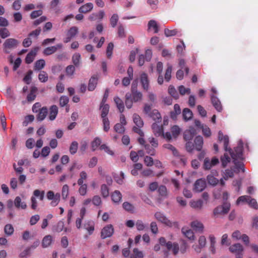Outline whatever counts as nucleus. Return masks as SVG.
Segmentation results:
<instances>
[{"label": "nucleus", "instance_id": "nucleus-15", "mask_svg": "<svg viewBox=\"0 0 258 258\" xmlns=\"http://www.w3.org/2000/svg\"><path fill=\"white\" fill-rule=\"evenodd\" d=\"M152 128L156 136H164L163 128L162 126L159 125L156 123H153L152 125Z\"/></svg>", "mask_w": 258, "mask_h": 258}, {"label": "nucleus", "instance_id": "nucleus-59", "mask_svg": "<svg viewBox=\"0 0 258 258\" xmlns=\"http://www.w3.org/2000/svg\"><path fill=\"white\" fill-rule=\"evenodd\" d=\"M250 199V197L248 196H240L237 199L236 201V204L238 205L240 203H247L248 204V202Z\"/></svg>", "mask_w": 258, "mask_h": 258}, {"label": "nucleus", "instance_id": "nucleus-24", "mask_svg": "<svg viewBox=\"0 0 258 258\" xmlns=\"http://www.w3.org/2000/svg\"><path fill=\"white\" fill-rule=\"evenodd\" d=\"M14 205L18 208L25 209L27 208V205L24 202H22L21 198L20 197H16L14 201Z\"/></svg>", "mask_w": 258, "mask_h": 258}, {"label": "nucleus", "instance_id": "nucleus-16", "mask_svg": "<svg viewBox=\"0 0 258 258\" xmlns=\"http://www.w3.org/2000/svg\"><path fill=\"white\" fill-rule=\"evenodd\" d=\"M98 78L96 75H94L91 77L89 81L88 89L90 91H93L97 84Z\"/></svg>", "mask_w": 258, "mask_h": 258}, {"label": "nucleus", "instance_id": "nucleus-1", "mask_svg": "<svg viewBox=\"0 0 258 258\" xmlns=\"http://www.w3.org/2000/svg\"><path fill=\"white\" fill-rule=\"evenodd\" d=\"M231 205L228 202H224L222 205L216 207L213 211V215L216 216L218 215H225L227 214L230 209Z\"/></svg>", "mask_w": 258, "mask_h": 258}, {"label": "nucleus", "instance_id": "nucleus-63", "mask_svg": "<svg viewBox=\"0 0 258 258\" xmlns=\"http://www.w3.org/2000/svg\"><path fill=\"white\" fill-rule=\"evenodd\" d=\"M33 195L36 197H39L40 201H43L44 198V191L41 192L39 189H35L33 191Z\"/></svg>", "mask_w": 258, "mask_h": 258}, {"label": "nucleus", "instance_id": "nucleus-19", "mask_svg": "<svg viewBox=\"0 0 258 258\" xmlns=\"http://www.w3.org/2000/svg\"><path fill=\"white\" fill-rule=\"evenodd\" d=\"M38 112V114L36 116L37 120L41 121L44 119L48 113L47 108L46 107H43Z\"/></svg>", "mask_w": 258, "mask_h": 258}, {"label": "nucleus", "instance_id": "nucleus-43", "mask_svg": "<svg viewBox=\"0 0 258 258\" xmlns=\"http://www.w3.org/2000/svg\"><path fill=\"white\" fill-rule=\"evenodd\" d=\"M207 180L208 183L213 186H215L219 182V180L215 178L213 175L209 174L207 176Z\"/></svg>", "mask_w": 258, "mask_h": 258}, {"label": "nucleus", "instance_id": "nucleus-36", "mask_svg": "<svg viewBox=\"0 0 258 258\" xmlns=\"http://www.w3.org/2000/svg\"><path fill=\"white\" fill-rule=\"evenodd\" d=\"M221 165L223 168H225L227 164L231 161V158L229 156L228 153H225L221 157Z\"/></svg>", "mask_w": 258, "mask_h": 258}, {"label": "nucleus", "instance_id": "nucleus-40", "mask_svg": "<svg viewBox=\"0 0 258 258\" xmlns=\"http://www.w3.org/2000/svg\"><path fill=\"white\" fill-rule=\"evenodd\" d=\"M125 98V104L126 107L128 109L131 108L133 106V103L134 102L131 98V95L130 94V93H126Z\"/></svg>", "mask_w": 258, "mask_h": 258}, {"label": "nucleus", "instance_id": "nucleus-46", "mask_svg": "<svg viewBox=\"0 0 258 258\" xmlns=\"http://www.w3.org/2000/svg\"><path fill=\"white\" fill-rule=\"evenodd\" d=\"M101 143V139L98 137H96L91 143L92 150L93 151H95L96 148L100 145Z\"/></svg>", "mask_w": 258, "mask_h": 258}, {"label": "nucleus", "instance_id": "nucleus-41", "mask_svg": "<svg viewBox=\"0 0 258 258\" xmlns=\"http://www.w3.org/2000/svg\"><path fill=\"white\" fill-rule=\"evenodd\" d=\"M133 120L134 123L136 124V125L139 127H142L144 123L143 120H142L141 117L137 114H134L133 115Z\"/></svg>", "mask_w": 258, "mask_h": 258}, {"label": "nucleus", "instance_id": "nucleus-3", "mask_svg": "<svg viewBox=\"0 0 258 258\" xmlns=\"http://www.w3.org/2000/svg\"><path fill=\"white\" fill-rule=\"evenodd\" d=\"M232 159L233 160V163L234 165L231 167L230 169L233 171V174L234 173H238L240 170L243 172H244L245 170L244 168V164L242 162L235 160V157L232 156Z\"/></svg>", "mask_w": 258, "mask_h": 258}, {"label": "nucleus", "instance_id": "nucleus-13", "mask_svg": "<svg viewBox=\"0 0 258 258\" xmlns=\"http://www.w3.org/2000/svg\"><path fill=\"white\" fill-rule=\"evenodd\" d=\"M190 225L192 229L196 232L201 233L203 232L204 226L202 222L197 220L194 221L191 223Z\"/></svg>", "mask_w": 258, "mask_h": 258}, {"label": "nucleus", "instance_id": "nucleus-50", "mask_svg": "<svg viewBox=\"0 0 258 258\" xmlns=\"http://www.w3.org/2000/svg\"><path fill=\"white\" fill-rule=\"evenodd\" d=\"M78 149V143L76 141H73L70 147L69 151L71 154L74 155L77 152Z\"/></svg>", "mask_w": 258, "mask_h": 258}, {"label": "nucleus", "instance_id": "nucleus-9", "mask_svg": "<svg viewBox=\"0 0 258 258\" xmlns=\"http://www.w3.org/2000/svg\"><path fill=\"white\" fill-rule=\"evenodd\" d=\"M39 47H36L32 49L26 55L25 62L27 64L32 63L37 55Z\"/></svg>", "mask_w": 258, "mask_h": 258}, {"label": "nucleus", "instance_id": "nucleus-30", "mask_svg": "<svg viewBox=\"0 0 258 258\" xmlns=\"http://www.w3.org/2000/svg\"><path fill=\"white\" fill-rule=\"evenodd\" d=\"M111 199L113 202L119 203L122 199V195L119 190H115L111 195Z\"/></svg>", "mask_w": 258, "mask_h": 258}, {"label": "nucleus", "instance_id": "nucleus-6", "mask_svg": "<svg viewBox=\"0 0 258 258\" xmlns=\"http://www.w3.org/2000/svg\"><path fill=\"white\" fill-rule=\"evenodd\" d=\"M155 218L159 222L163 223L167 226H172V222L168 219V218L160 212H157L155 213Z\"/></svg>", "mask_w": 258, "mask_h": 258}, {"label": "nucleus", "instance_id": "nucleus-22", "mask_svg": "<svg viewBox=\"0 0 258 258\" xmlns=\"http://www.w3.org/2000/svg\"><path fill=\"white\" fill-rule=\"evenodd\" d=\"M190 207L197 210H201L203 207V201L202 200L191 201L189 203Z\"/></svg>", "mask_w": 258, "mask_h": 258}, {"label": "nucleus", "instance_id": "nucleus-12", "mask_svg": "<svg viewBox=\"0 0 258 258\" xmlns=\"http://www.w3.org/2000/svg\"><path fill=\"white\" fill-rule=\"evenodd\" d=\"M218 140L220 142H223L224 150L227 151L229 145L228 136L227 135H224L223 133L220 131L218 132Z\"/></svg>", "mask_w": 258, "mask_h": 258}, {"label": "nucleus", "instance_id": "nucleus-54", "mask_svg": "<svg viewBox=\"0 0 258 258\" xmlns=\"http://www.w3.org/2000/svg\"><path fill=\"white\" fill-rule=\"evenodd\" d=\"M38 79L41 82H46L48 80V75L45 71H41L38 75Z\"/></svg>", "mask_w": 258, "mask_h": 258}, {"label": "nucleus", "instance_id": "nucleus-56", "mask_svg": "<svg viewBox=\"0 0 258 258\" xmlns=\"http://www.w3.org/2000/svg\"><path fill=\"white\" fill-rule=\"evenodd\" d=\"M118 21V16L116 14H114L110 19V23L112 27H115Z\"/></svg>", "mask_w": 258, "mask_h": 258}, {"label": "nucleus", "instance_id": "nucleus-10", "mask_svg": "<svg viewBox=\"0 0 258 258\" xmlns=\"http://www.w3.org/2000/svg\"><path fill=\"white\" fill-rule=\"evenodd\" d=\"M197 132L196 129L191 126L188 130H186L183 134V138L186 141H190L196 135Z\"/></svg>", "mask_w": 258, "mask_h": 258}, {"label": "nucleus", "instance_id": "nucleus-62", "mask_svg": "<svg viewBox=\"0 0 258 258\" xmlns=\"http://www.w3.org/2000/svg\"><path fill=\"white\" fill-rule=\"evenodd\" d=\"M34 119V116L33 115H28L25 116V120L23 121L22 124L24 126H27L29 122H32Z\"/></svg>", "mask_w": 258, "mask_h": 258}, {"label": "nucleus", "instance_id": "nucleus-18", "mask_svg": "<svg viewBox=\"0 0 258 258\" xmlns=\"http://www.w3.org/2000/svg\"><path fill=\"white\" fill-rule=\"evenodd\" d=\"M93 4L91 3H87L82 6L79 9V12L80 13H87L92 10Z\"/></svg>", "mask_w": 258, "mask_h": 258}, {"label": "nucleus", "instance_id": "nucleus-51", "mask_svg": "<svg viewBox=\"0 0 258 258\" xmlns=\"http://www.w3.org/2000/svg\"><path fill=\"white\" fill-rule=\"evenodd\" d=\"M80 59H81V55L80 53H76L74 54L72 57V61L74 64L78 67L79 66L80 63Z\"/></svg>", "mask_w": 258, "mask_h": 258}, {"label": "nucleus", "instance_id": "nucleus-47", "mask_svg": "<svg viewBox=\"0 0 258 258\" xmlns=\"http://www.w3.org/2000/svg\"><path fill=\"white\" fill-rule=\"evenodd\" d=\"M172 67L170 64H167V68L165 74V79L167 82H169L171 78V72Z\"/></svg>", "mask_w": 258, "mask_h": 258}, {"label": "nucleus", "instance_id": "nucleus-2", "mask_svg": "<svg viewBox=\"0 0 258 258\" xmlns=\"http://www.w3.org/2000/svg\"><path fill=\"white\" fill-rule=\"evenodd\" d=\"M243 146L242 144L240 142L239 144L236 147L234 148V151H233L232 149L228 147L227 151L229 152V154L232 158V156L235 157V160L238 159H241L242 156Z\"/></svg>", "mask_w": 258, "mask_h": 258}, {"label": "nucleus", "instance_id": "nucleus-29", "mask_svg": "<svg viewBox=\"0 0 258 258\" xmlns=\"http://www.w3.org/2000/svg\"><path fill=\"white\" fill-rule=\"evenodd\" d=\"M17 40L15 39L10 38L8 39L5 42L4 45L5 47L11 48L12 47H15L17 44Z\"/></svg>", "mask_w": 258, "mask_h": 258}, {"label": "nucleus", "instance_id": "nucleus-64", "mask_svg": "<svg viewBox=\"0 0 258 258\" xmlns=\"http://www.w3.org/2000/svg\"><path fill=\"white\" fill-rule=\"evenodd\" d=\"M33 74V71L32 70H29L27 73V74L24 77L23 80L27 84H29L31 80V76Z\"/></svg>", "mask_w": 258, "mask_h": 258}, {"label": "nucleus", "instance_id": "nucleus-53", "mask_svg": "<svg viewBox=\"0 0 258 258\" xmlns=\"http://www.w3.org/2000/svg\"><path fill=\"white\" fill-rule=\"evenodd\" d=\"M213 165H212L211 161L208 157L206 158L204 161L203 168L205 170H210Z\"/></svg>", "mask_w": 258, "mask_h": 258}, {"label": "nucleus", "instance_id": "nucleus-55", "mask_svg": "<svg viewBox=\"0 0 258 258\" xmlns=\"http://www.w3.org/2000/svg\"><path fill=\"white\" fill-rule=\"evenodd\" d=\"M114 131L119 134H123L125 131V128L123 125L119 123H116L114 126Z\"/></svg>", "mask_w": 258, "mask_h": 258}, {"label": "nucleus", "instance_id": "nucleus-35", "mask_svg": "<svg viewBox=\"0 0 258 258\" xmlns=\"http://www.w3.org/2000/svg\"><path fill=\"white\" fill-rule=\"evenodd\" d=\"M159 244L161 246H165L168 250L171 249L172 247V243L171 241L166 242L165 238L161 237L159 239Z\"/></svg>", "mask_w": 258, "mask_h": 258}, {"label": "nucleus", "instance_id": "nucleus-34", "mask_svg": "<svg viewBox=\"0 0 258 258\" xmlns=\"http://www.w3.org/2000/svg\"><path fill=\"white\" fill-rule=\"evenodd\" d=\"M52 241V237L50 235L45 236L42 242V246L43 247L45 248L49 246Z\"/></svg>", "mask_w": 258, "mask_h": 258}, {"label": "nucleus", "instance_id": "nucleus-7", "mask_svg": "<svg viewBox=\"0 0 258 258\" xmlns=\"http://www.w3.org/2000/svg\"><path fill=\"white\" fill-rule=\"evenodd\" d=\"M206 187V182L205 179L200 178L197 180L194 184V190L196 192H201Z\"/></svg>", "mask_w": 258, "mask_h": 258}, {"label": "nucleus", "instance_id": "nucleus-60", "mask_svg": "<svg viewBox=\"0 0 258 258\" xmlns=\"http://www.w3.org/2000/svg\"><path fill=\"white\" fill-rule=\"evenodd\" d=\"M69 101V98L67 96H62L60 97L59 99V105L61 107H64L66 106Z\"/></svg>", "mask_w": 258, "mask_h": 258}, {"label": "nucleus", "instance_id": "nucleus-26", "mask_svg": "<svg viewBox=\"0 0 258 258\" xmlns=\"http://www.w3.org/2000/svg\"><path fill=\"white\" fill-rule=\"evenodd\" d=\"M148 30L150 31H153L154 32H158L161 31L159 26L156 23V22L154 20H150L148 23Z\"/></svg>", "mask_w": 258, "mask_h": 258}, {"label": "nucleus", "instance_id": "nucleus-58", "mask_svg": "<svg viewBox=\"0 0 258 258\" xmlns=\"http://www.w3.org/2000/svg\"><path fill=\"white\" fill-rule=\"evenodd\" d=\"M102 118V122L103 124V130L107 132L110 128V122L107 117H105Z\"/></svg>", "mask_w": 258, "mask_h": 258}, {"label": "nucleus", "instance_id": "nucleus-14", "mask_svg": "<svg viewBox=\"0 0 258 258\" xmlns=\"http://www.w3.org/2000/svg\"><path fill=\"white\" fill-rule=\"evenodd\" d=\"M211 102L215 108L218 111L221 112L222 110V106L219 99L214 95L211 96Z\"/></svg>", "mask_w": 258, "mask_h": 258}, {"label": "nucleus", "instance_id": "nucleus-31", "mask_svg": "<svg viewBox=\"0 0 258 258\" xmlns=\"http://www.w3.org/2000/svg\"><path fill=\"white\" fill-rule=\"evenodd\" d=\"M193 114L192 111L188 108H185L182 111V116L184 120L187 121L191 119Z\"/></svg>", "mask_w": 258, "mask_h": 258}, {"label": "nucleus", "instance_id": "nucleus-17", "mask_svg": "<svg viewBox=\"0 0 258 258\" xmlns=\"http://www.w3.org/2000/svg\"><path fill=\"white\" fill-rule=\"evenodd\" d=\"M130 94L131 95V98L135 103L141 101L143 99L142 93L138 90L131 91Z\"/></svg>", "mask_w": 258, "mask_h": 258}, {"label": "nucleus", "instance_id": "nucleus-48", "mask_svg": "<svg viewBox=\"0 0 258 258\" xmlns=\"http://www.w3.org/2000/svg\"><path fill=\"white\" fill-rule=\"evenodd\" d=\"M172 135L174 138H176L181 132V130L178 126L175 125L171 128Z\"/></svg>", "mask_w": 258, "mask_h": 258}, {"label": "nucleus", "instance_id": "nucleus-37", "mask_svg": "<svg viewBox=\"0 0 258 258\" xmlns=\"http://www.w3.org/2000/svg\"><path fill=\"white\" fill-rule=\"evenodd\" d=\"M37 91V88L36 87H32L30 90V93L28 95L27 99L28 101L31 102L33 101L36 98L35 93Z\"/></svg>", "mask_w": 258, "mask_h": 258}, {"label": "nucleus", "instance_id": "nucleus-5", "mask_svg": "<svg viewBox=\"0 0 258 258\" xmlns=\"http://www.w3.org/2000/svg\"><path fill=\"white\" fill-rule=\"evenodd\" d=\"M114 233V228L111 224H109L105 226L101 230V237L102 239H105L111 237Z\"/></svg>", "mask_w": 258, "mask_h": 258}, {"label": "nucleus", "instance_id": "nucleus-33", "mask_svg": "<svg viewBox=\"0 0 258 258\" xmlns=\"http://www.w3.org/2000/svg\"><path fill=\"white\" fill-rule=\"evenodd\" d=\"M114 101L116 105L117 108L119 109L120 112L122 113L124 111V103L122 100L118 97H115L114 98Z\"/></svg>", "mask_w": 258, "mask_h": 258}, {"label": "nucleus", "instance_id": "nucleus-45", "mask_svg": "<svg viewBox=\"0 0 258 258\" xmlns=\"http://www.w3.org/2000/svg\"><path fill=\"white\" fill-rule=\"evenodd\" d=\"M122 207L125 211L131 213H134L135 210L134 206L127 202H125L123 203Z\"/></svg>", "mask_w": 258, "mask_h": 258}, {"label": "nucleus", "instance_id": "nucleus-39", "mask_svg": "<svg viewBox=\"0 0 258 258\" xmlns=\"http://www.w3.org/2000/svg\"><path fill=\"white\" fill-rule=\"evenodd\" d=\"M209 239L210 240V250L212 252L213 254L215 253L216 252V248H215V244H216V238L215 236L213 235H210L209 236Z\"/></svg>", "mask_w": 258, "mask_h": 258}, {"label": "nucleus", "instance_id": "nucleus-27", "mask_svg": "<svg viewBox=\"0 0 258 258\" xmlns=\"http://www.w3.org/2000/svg\"><path fill=\"white\" fill-rule=\"evenodd\" d=\"M100 109L101 110V118L107 117L109 110V106L107 104H101L100 105Z\"/></svg>", "mask_w": 258, "mask_h": 258}, {"label": "nucleus", "instance_id": "nucleus-20", "mask_svg": "<svg viewBox=\"0 0 258 258\" xmlns=\"http://www.w3.org/2000/svg\"><path fill=\"white\" fill-rule=\"evenodd\" d=\"M182 234L188 239L191 240L195 239V236L193 231L186 227H183L181 229Z\"/></svg>", "mask_w": 258, "mask_h": 258}, {"label": "nucleus", "instance_id": "nucleus-49", "mask_svg": "<svg viewBox=\"0 0 258 258\" xmlns=\"http://www.w3.org/2000/svg\"><path fill=\"white\" fill-rule=\"evenodd\" d=\"M4 231L6 235L10 236L14 233V229L13 226L10 224H8L5 225L4 228Z\"/></svg>", "mask_w": 258, "mask_h": 258}, {"label": "nucleus", "instance_id": "nucleus-57", "mask_svg": "<svg viewBox=\"0 0 258 258\" xmlns=\"http://www.w3.org/2000/svg\"><path fill=\"white\" fill-rule=\"evenodd\" d=\"M101 195L104 198H106L109 196V189L107 185L105 184L101 186Z\"/></svg>", "mask_w": 258, "mask_h": 258}, {"label": "nucleus", "instance_id": "nucleus-23", "mask_svg": "<svg viewBox=\"0 0 258 258\" xmlns=\"http://www.w3.org/2000/svg\"><path fill=\"white\" fill-rule=\"evenodd\" d=\"M58 113V107L55 105H52L49 109V119L52 121L54 120Z\"/></svg>", "mask_w": 258, "mask_h": 258}, {"label": "nucleus", "instance_id": "nucleus-52", "mask_svg": "<svg viewBox=\"0 0 258 258\" xmlns=\"http://www.w3.org/2000/svg\"><path fill=\"white\" fill-rule=\"evenodd\" d=\"M56 47H54L53 46L51 47H48L44 49V50H43V53L45 55H49L56 52Z\"/></svg>", "mask_w": 258, "mask_h": 258}, {"label": "nucleus", "instance_id": "nucleus-42", "mask_svg": "<svg viewBox=\"0 0 258 258\" xmlns=\"http://www.w3.org/2000/svg\"><path fill=\"white\" fill-rule=\"evenodd\" d=\"M64 224L62 221H59L56 225L53 226L52 230L55 232H60L63 230Z\"/></svg>", "mask_w": 258, "mask_h": 258}, {"label": "nucleus", "instance_id": "nucleus-32", "mask_svg": "<svg viewBox=\"0 0 258 258\" xmlns=\"http://www.w3.org/2000/svg\"><path fill=\"white\" fill-rule=\"evenodd\" d=\"M149 116L155 121L158 122H160L161 121V114L156 109L153 110L150 113Z\"/></svg>", "mask_w": 258, "mask_h": 258}, {"label": "nucleus", "instance_id": "nucleus-11", "mask_svg": "<svg viewBox=\"0 0 258 258\" xmlns=\"http://www.w3.org/2000/svg\"><path fill=\"white\" fill-rule=\"evenodd\" d=\"M140 82L144 90L147 91L149 87V80L148 75L145 73H142L140 75Z\"/></svg>", "mask_w": 258, "mask_h": 258}, {"label": "nucleus", "instance_id": "nucleus-28", "mask_svg": "<svg viewBox=\"0 0 258 258\" xmlns=\"http://www.w3.org/2000/svg\"><path fill=\"white\" fill-rule=\"evenodd\" d=\"M45 61L43 59H40L36 60L34 63V70L35 71H40L44 68Z\"/></svg>", "mask_w": 258, "mask_h": 258}, {"label": "nucleus", "instance_id": "nucleus-44", "mask_svg": "<svg viewBox=\"0 0 258 258\" xmlns=\"http://www.w3.org/2000/svg\"><path fill=\"white\" fill-rule=\"evenodd\" d=\"M84 228L86 229L87 231H88L89 233L90 234H91L94 230V227L93 225L92 224V221H88L87 222H86L84 224Z\"/></svg>", "mask_w": 258, "mask_h": 258}, {"label": "nucleus", "instance_id": "nucleus-25", "mask_svg": "<svg viewBox=\"0 0 258 258\" xmlns=\"http://www.w3.org/2000/svg\"><path fill=\"white\" fill-rule=\"evenodd\" d=\"M181 109L179 105L178 104H175L174 105V110L173 111H171L170 112V117L174 120L176 119L177 115L180 114Z\"/></svg>", "mask_w": 258, "mask_h": 258}, {"label": "nucleus", "instance_id": "nucleus-61", "mask_svg": "<svg viewBox=\"0 0 258 258\" xmlns=\"http://www.w3.org/2000/svg\"><path fill=\"white\" fill-rule=\"evenodd\" d=\"M114 45L112 42H110L107 47L106 49V55L108 58H110L113 49Z\"/></svg>", "mask_w": 258, "mask_h": 258}, {"label": "nucleus", "instance_id": "nucleus-8", "mask_svg": "<svg viewBox=\"0 0 258 258\" xmlns=\"http://www.w3.org/2000/svg\"><path fill=\"white\" fill-rule=\"evenodd\" d=\"M105 13L103 11L100 10L97 13L91 14L88 17V19L91 21L100 22L104 18Z\"/></svg>", "mask_w": 258, "mask_h": 258}, {"label": "nucleus", "instance_id": "nucleus-4", "mask_svg": "<svg viewBox=\"0 0 258 258\" xmlns=\"http://www.w3.org/2000/svg\"><path fill=\"white\" fill-rule=\"evenodd\" d=\"M229 250L235 253L236 258H242V252L243 251V247L240 243H236L232 245L229 248Z\"/></svg>", "mask_w": 258, "mask_h": 258}, {"label": "nucleus", "instance_id": "nucleus-38", "mask_svg": "<svg viewBox=\"0 0 258 258\" xmlns=\"http://www.w3.org/2000/svg\"><path fill=\"white\" fill-rule=\"evenodd\" d=\"M168 93L175 99L179 98V95L173 85H170L168 89Z\"/></svg>", "mask_w": 258, "mask_h": 258}, {"label": "nucleus", "instance_id": "nucleus-21", "mask_svg": "<svg viewBox=\"0 0 258 258\" xmlns=\"http://www.w3.org/2000/svg\"><path fill=\"white\" fill-rule=\"evenodd\" d=\"M203 145V139L201 136H198L196 137L194 140V145L196 149L198 151H201Z\"/></svg>", "mask_w": 258, "mask_h": 258}]
</instances>
